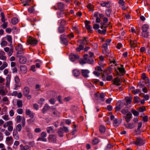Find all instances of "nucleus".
<instances>
[{"instance_id":"obj_51","label":"nucleus","mask_w":150,"mask_h":150,"mask_svg":"<svg viewBox=\"0 0 150 150\" xmlns=\"http://www.w3.org/2000/svg\"><path fill=\"white\" fill-rule=\"evenodd\" d=\"M140 99L139 97L137 96L134 97V100L135 103H137L139 102Z\"/></svg>"},{"instance_id":"obj_28","label":"nucleus","mask_w":150,"mask_h":150,"mask_svg":"<svg viewBox=\"0 0 150 150\" xmlns=\"http://www.w3.org/2000/svg\"><path fill=\"white\" fill-rule=\"evenodd\" d=\"M13 137L16 139L18 140L19 139V137L18 132L13 130Z\"/></svg>"},{"instance_id":"obj_11","label":"nucleus","mask_w":150,"mask_h":150,"mask_svg":"<svg viewBox=\"0 0 150 150\" xmlns=\"http://www.w3.org/2000/svg\"><path fill=\"white\" fill-rule=\"evenodd\" d=\"M25 113L27 115L29 116V117L33 118L35 115V113L32 112L29 109H26L25 110Z\"/></svg>"},{"instance_id":"obj_61","label":"nucleus","mask_w":150,"mask_h":150,"mask_svg":"<svg viewBox=\"0 0 150 150\" xmlns=\"http://www.w3.org/2000/svg\"><path fill=\"white\" fill-rule=\"evenodd\" d=\"M105 4L106 5V7L107 8H110L111 7L110 1L105 2Z\"/></svg>"},{"instance_id":"obj_63","label":"nucleus","mask_w":150,"mask_h":150,"mask_svg":"<svg viewBox=\"0 0 150 150\" xmlns=\"http://www.w3.org/2000/svg\"><path fill=\"white\" fill-rule=\"evenodd\" d=\"M37 141H42L46 142L47 141V140L45 138L41 137L38 138L37 139Z\"/></svg>"},{"instance_id":"obj_58","label":"nucleus","mask_w":150,"mask_h":150,"mask_svg":"<svg viewBox=\"0 0 150 150\" xmlns=\"http://www.w3.org/2000/svg\"><path fill=\"white\" fill-rule=\"evenodd\" d=\"M60 25L61 26H63L66 24V21L62 19L61 20V22L60 23Z\"/></svg>"},{"instance_id":"obj_48","label":"nucleus","mask_w":150,"mask_h":150,"mask_svg":"<svg viewBox=\"0 0 150 150\" xmlns=\"http://www.w3.org/2000/svg\"><path fill=\"white\" fill-rule=\"evenodd\" d=\"M111 12V10L110 9H107L105 12L107 16L108 17H110V13Z\"/></svg>"},{"instance_id":"obj_17","label":"nucleus","mask_w":150,"mask_h":150,"mask_svg":"<svg viewBox=\"0 0 150 150\" xmlns=\"http://www.w3.org/2000/svg\"><path fill=\"white\" fill-rule=\"evenodd\" d=\"M5 52L3 51H0V59L5 61L6 59V57L4 56Z\"/></svg>"},{"instance_id":"obj_21","label":"nucleus","mask_w":150,"mask_h":150,"mask_svg":"<svg viewBox=\"0 0 150 150\" xmlns=\"http://www.w3.org/2000/svg\"><path fill=\"white\" fill-rule=\"evenodd\" d=\"M125 126L127 128L129 129H132L134 128L136 126L135 124L134 123H128L126 124Z\"/></svg>"},{"instance_id":"obj_2","label":"nucleus","mask_w":150,"mask_h":150,"mask_svg":"<svg viewBox=\"0 0 150 150\" xmlns=\"http://www.w3.org/2000/svg\"><path fill=\"white\" fill-rule=\"evenodd\" d=\"M17 122L20 123L21 121L22 124V127H24L25 126V119L24 117H21L20 115H18L16 117Z\"/></svg>"},{"instance_id":"obj_25","label":"nucleus","mask_w":150,"mask_h":150,"mask_svg":"<svg viewBox=\"0 0 150 150\" xmlns=\"http://www.w3.org/2000/svg\"><path fill=\"white\" fill-rule=\"evenodd\" d=\"M130 47L131 48H134L136 47V41L132 40H131L130 41Z\"/></svg>"},{"instance_id":"obj_64","label":"nucleus","mask_w":150,"mask_h":150,"mask_svg":"<svg viewBox=\"0 0 150 150\" xmlns=\"http://www.w3.org/2000/svg\"><path fill=\"white\" fill-rule=\"evenodd\" d=\"M49 101L52 104H54L55 103V100L54 98H50L49 100Z\"/></svg>"},{"instance_id":"obj_62","label":"nucleus","mask_w":150,"mask_h":150,"mask_svg":"<svg viewBox=\"0 0 150 150\" xmlns=\"http://www.w3.org/2000/svg\"><path fill=\"white\" fill-rule=\"evenodd\" d=\"M142 125V123L141 122H139L138 123V127L137 129V130L139 131L140 128L141 127Z\"/></svg>"},{"instance_id":"obj_24","label":"nucleus","mask_w":150,"mask_h":150,"mask_svg":"<svg viewBox=\"0 0 150 150\" xmlns=\"http://www.w3.org/2000/svg\"><path fill=\"white\" fill-rule=\"evenodd\" d=\"M20 71L23 73L26 72L27 70V68L25 65H22L20 67Z\"/></svg>"},{"instance_id":"obj_55","label":"nucleus","mask_w":150,"mask_h":150,"mask_svg":"<svg viewBox=\"0 0 150 150\" xmlns=\"http://www.w3.org/2000/svg\"><path fill=\"white\" fill-rule=\"evenodd\" d=\"M23 52H19V51H17V53H16V56L17 57H22V56L21 54H23Z\"/></svg>"},{"instance_id":"obj_26","label":"nucleus","mask_w":150,"mask_h":150,"mask_svg":"<svg viewBox=\"0 0 150 150\" xmlns=\"http://www.w3.org/2000/svg\"><path fill=\"white\" fill-rule=\"evenodd\" d=\"M22 126L21 124H18L16 125V129H14V130H15L17 132H20L22 129Z\"/></svg>"},{"instance_id":"obj_14","label":"nucleus","mask_w":150,"mask_h":150,"mask_svg":"<svg viewBox=\"0 0 150 150\" xmlns=\"http://www.w3.org/2000/svg\"><path fill=\"white\" fill-rule=\"evenodd\" d=\"M15 49L17 51L21 52H23L24 50L22 45L21 44H18V46L15 47Z\"/></svg>"},{"instance_id":"obj_32","label":"nucleus","mask_w":150,"mask_h":150,"mask_svg":"<svg viewBox=\"0 0 150 150\" xmlns=\"http://www.w3.org/2000/svg\"><path fill=\"white\" fill-rule=\"evenodd\" d=\"M126 101L127 103V105L130 104L132 102V97H126L125 98Z\"/></svg>"},{"instance_id":"obj_44","label":"nucleus","mask_w":150,"mask_h":150,"mask_svg":"<svg viewBox=\"0 0 150 150\" xmlns=\"http://www.w3.org/2000/svg\"><path fill=\"white\" fill-rule=\"evenodd\" d=\"M8 66V64L6 62H4L3 64L0 67V70H2Z\"/></svg>"},{"instance_id":"obj_3","label":"nucleus","mask_w":150,"mask_h":150,"mask_svg":"<svg viewBox=\"0 0 150 150\" xmlns=\"http://www.w3.org/2000/svg\"><path fill=\"white\" fill-rule=\"evenodd\" d=\"M67 36L64 34H62L60 35V39L62 44L64 45H67L68 42L66 39Z\"/></svg>"},{"instance_id":"obj_29","label":"nucleus","mask_w":150,"mask_h":150,"mask_svg":"<svg viewBox=\"0 0 150 150\" xmlns=\"http://www.w3.org/2000/svg\"><path fill=\"white\" fill-rule=\"evenodd\" d=\"M20 147L21 150H27L30 148V146L28 145H25L24 146L22 144L20 145Z\"/></svg>"},{"instance_id":"obj_19","label":"nucleus","mask_w":150,"mask_h":150,"mask_svg":"<svg viewBox=\"0 0 150 150\" xmlns=\"http://www.w3.org/2000/svg\"><path fill=\"white\" fill-rule=\"evenodd\" d=\"M64 133L63 129L62 127L59 128L58 129L57 133L60 137H62L63 136Z\"/></svg>"},{"instance_id":"obj_35","label":"nucleus","mask_w":150,"mask_h":150,"mask_svg":"<svg viewBox=\"0 0 150 150\" xmlns=\"http://www.w3.org/2000/svg\"><path fill=\"white\" fill-rule=\"evenodd\" d=\"M5 38H6L7 40L11 43H12V38L10 35H6Z\"/></svg>"},{"instance_id":"obj_6","label":"nucleus","mask_w":150,"mask_h":150,"mask_svg":"<svg viewBox=\"0 0 150 150\" xmlns=\"http://www.w3.org/2000/svg\"><path fill=\"white\" fill-rule=\"evenodd\" d=\"M121 66L122 67H118L117 68V69L122 74H120L118 72H117V75L120 76H123L125 74L126 72L125 69L123 67V65H121Z\"/></svg>"},{"instance_id":"obj_20","label":"nucleus","mask_w":150,"mask_h":150,"mask_svg":"<svg viewBox=\"0 0 150 150\" xmlns=\"http://www.w3.org/2000/svg\"><path fill=\"white\" fill-rule=\"evenodd\" d=\"M129 108V107H125L121 110V112L123 114L125 115L126 114H127L130 112L128 111Z\"/></svg>"},{"instance_id":"obj_56","label":"nucleus","mask_w":150,"mask_h":150,"mask_svg":"<svg viewBox=\"0 0 150 150\" xmlns=\"http://www.w3.org/2000/svg\"><path fill=\"white\" fill-rule=\"evenodd\" d=\"M146 110L145 107H139V111L140 112H143V111Z\"/></svg>"},{"instance_id":"obj_23","label":"nucleus","mask_w":150,"mask_h":150,"mask_svg":"<svg viewBox=\"0 0 150 150\" xmlns=\"http://www.w3.org/2000/svg\"><path fill=\"white\" fill-rule=\"evenodd\" d=\"M149 28V26L147 24L144 25L142 27V32H149L148 30Z\"/></svg>"},{"instance_id":"obj_57","label":"nucleus","mask_w":150,"mask_h":150,"mask_svg":"<svg viewBox=\"0 0 150 150\" xmlns=\"http://www.w3.org/2000/svg\"><path fill=\"white\" fill-rule=\"evenodd\" d=\"M3 24L2 25V27L3 29H5L7 27L8 23L7 22H3Z\"/></svg>"},{"instance_id":"obj_38","label":"nucleus","mask_w":150,"mask_h":150,"mask_svg":"<svg viewBox=\"0 0 150 150\" xmlns=\"http://www.w3.org/2000/svg\"><path fill=\"white\" fill-rule=\"evenodd\" d=\"M84 46L81 44L79 45V47L76 48L77 51L80 52L81 50L83 49Z\"/></svg>"},{"instance_id":"obj_4","label":"nucleus","mask_w":150,"mask_h":150,"mask_svg":"<svg viewBox=\"0 0 150 150\" xmlns=\"http://www.w3.org/2000/svg\"><path fill=\"white\" fill-rule=\"evenodd\" d=\"M51 112L52 113V117H57L59 116L60 113L57 110L56 108L54 106H52L51 108Z\"/></svg>"},{"instance_id":"obj_47","label":"nucleus","mask_w":150,"mask_h":150,"mask_svg":"<svg viewBox=\"0 0 150 150\" xmlns=\"http://www.w3.org/2000/svg\"><path fill=\"white\" fill-rule=\"evenodd\" d=\"M17 105L18 108L21 107L23 105L22 101L21 100H17Z\"/></svg>"},{"instance_id":"obj_31","label":"nucleus","mask_w":150,"mask_h":150,"mask_svg":"<svg viewBox=\"0 0 150 150\" xmlns=\"http://www.w3.org/2000/svg\"><path fill=\"white\" fill-rule=\"evenodd\" d=\"M99 131L101 133L103 134L104 133L105 130V128L103 125H101L99 127Z\"/></svg>"},{"instance_id":"obj_54","label":"nucleus","mask_w":150,"mask_h":150,"mask_svg":"<svg viewBox=\"0 0 150 150\" xmlns=\"http://www.w3.org/2000/svg\"><path fill=\"white\" fill-rule=\"evenodd\" d=\"M148 77L146 76L145 73H142L141 76V78L143 80H145Z\"/></svg>"},{"instance_id":"obj_18","label":"nucleus","mask_w":150,"mask_h":150,"mask_svg":"<svg viewBox=\"0 0 150 150\" xmlns=\"http://www.w3.org/2000/svg\"><path fill=\"white\" fill-rule=\"evenodd\" d=\"M50 106L49 105L46 103L45 104V106H44L42 110V112L44 114L46 112H47V110H49L50 108Z\"/></svg>"},{"instance_id":"obj_37","label":"nucleus","mask_w":150,"mask_h":150,"mask_svg":"<svg viewBox=\"0 0 150 150\" xmlns=\"http://www.w3.org/2000/svg\"><path fill=\"white\" fill-rule=\"evenodd\" d=\"M30 22L31 25H33V26L34 28H36V27H35L34 26L36 25V24L35 23L37 21V20L33 18V20L31 19L30 20Z\"/></svg>"},{"instance_id":"obj_1","label":"nucleus","mask_w":150,"mask_h":150,"mask_svg":"<svg viewBox=\"0 0 150 150\" xmlns=\"http://www.w3.org/2000/svg\"><path fill=\"white\" fill-rule=\"evenodd\" d=\"M132 143L137 146H141L145 143L144 140L140 137H136L135 141H133Z\"/></svg>"},{"instance_id":"obj_52","label":"nucleus","mask_w":150,"mask_h":150,"mask_svg":"<svg viewBox=\"0 0 150 150\" xmlns=\"http://www.w3.org/2000/svg\"><path fill=\"white\" fill-rule=\"evenodd\" d=\"M140 91L139 89H136L132 91V93L134 94H136L138 93Z\"/></svg>"},{"instance_id":"obj_34","label":"nucleus","mask_w":150,"mask_h":150,"mask_svg":"<svg viewBox=\"0 0 150 150\" xmlns=\"http://www.w3.org/2000/svg\"><path fill=\"white\" fill-rule=\"evenodd\" d=\"M113 124L114 126L115 127L118 126L120 125L119 120L117 119H115L114 120Z\"/></svg>"},{"instance_id":"obj_33","label":"nucleus","mask_w":150,"mask_h":150,"mask_svg":"<svg viewBox=\"0 0 150 150\" xmlns=\"http://www.w3.org/2000/svg\"><path fill=\"white\" fill-rule=\"evenodd\" d=\"M58 30L60 33H63L65 31V28L62 26H59L58 28Z\"/></svg>"},{"instance_id":"obj_60","label":"nucleus","mask_w":150,"mask_h":150,"mask_svg":"<svg viewBox=\"0 0 150 150\" xmlns=\"http://www.w3.org/2000/svg\"><path fill=\"white\" fill-rule=\"evenodd\" d=\"M100 26L99 24H94L93 25V28L94 29L97 30L99 28Z\"/></svg>"},{"instance_id":"obj_40","label":"nucleus","mask_w":150,"mask_h":150,"mask_svg":"<svg viewBox=\"0 0 150 150\" xmlns=\"http://www.w3.org/2000/svg\"><path fill=\"white\" fill-rule=\"evenodd\" d=\"M85 27L88 30V32L89 33H92L93 30L91 29L92 28L90 25H86Z\"/></svg>"},{"instance_id":"obj_53","label":"nucleus","mask_w":150,"mask_h":150,"mask_svg":"<svg viewBox=\"0 0 150 150\" xmlns=\"http://www.w3.org/2000/svg\"><path fill=\"white\" fill-rule=\"evenodd\" d=\"M113 147L112 145L110 144H108L107 145V147L105 148V150H108L111 149Z\"/></svg>"},{"instance_id":"obj_22","label":"nucleus","mask_w":150,"mask_h":150,"mask_svg":"<svg viewBox=\"0 0 150 150\" xmlns=\"http://www.w3.org/2000/svg\"><path fill=\"white\" fill-rule=\"evenodd\" d=\"M27 61V59L25 57H22L20 58L19 59V62L22 64H25Z\"/></svg>"},{"instance_id":"obj_50","label":"nucleus","mask_w":150,"mask_h":150,"mask_svg":"<svg viewBox=\"0 0 150 150\" xmlns=\"http://www.w3.org/2000/svg\"><path fill=\"white\" fill-rule=\"evenodd\" d=\"M62 128L63 129V130L64 132L67 133H68L69 131L68 128L67 127L63 126V127H62Z\"/></svg>"},{"instance_id":"obj_15","label":"nucleus","mask_w":150,"mask_h":150,"mask_svg":"<svg viewBox=\"0 0 150 150\" xmlns=\"http://www.w3.org/2000/svg\"><path fill=\"white\" fill-rule=\"evenodd\" d=\"M72 73L74 76L77 77L80 75V72L79 70L77 69H75L73 70Z\"/></svg>"},{"instance_id":"obj_30","label":"nucleus","mask_w":150,"mask_h":150,"mask_svg":"<svg viewBox=\"0 0 150 150\" xmlns=\"http://www.w3.org/2000/svg\"><path fill=\"white\" fill-rule=\"evenodd\" d=\"M149 32H142L141 33L142 36L145 38H147L149 35Z\"/></svg>"},{"instance_id":"obj_45","label":"nucleus","mask_w":150,"mask_h":150,"mask_svg":"<svg viewBox=\"0 0 150 150\" xmlns=\"http://www.w3.org/2000/svg\"><path fill=\"white\" fill-rule=\"evenodd\" d=\"M118 3L121 6L125 5L126 4V3L123 0H119Z\"/></svg>"},{"instance_id":"obj_42","label":"nucleus","mask_w":150,"mask_h":150,"mask_svg":"<svg viewBox=\"0 0 150 150\" xmlns=\"http://www.w3.org/2000/svg\"><path fill=\"white\" fill-rule=\"evenodd\" d=\"M52 133H54V131L53 130V128L52 127H47V132L48 133H50L51 132Z\"/></svg>"},{"instance_id":"obj_10","label":"nucleus","mask_w":150,"mask_h":150,"mask_svg":"<svg viewBox=\"0 0 150 150\" xmlns=\"http://www.w3.org/2000/svg\"><path fill=\"white\" fill-rule=\"evenodd\" d=\"M56 137L53 134L50 135L48 139V141L50 142L55 143L56 141Z\"/></svg>"},{"instance_id":"obj_39","label":"nucleus","mask_w":150,"mask_h":150,"mask_svg":"<svg viewBox=\"0 0 150 150\" xmlns=\"http://www.w3.org/2000/svg\"><path fill=\"white\" fill-rule=\"evenodd\" d=\"M13 25H15L18 22V20L16 18H14L12 19L11 21Z\"/></svg>"},{"instance_id":"obj_13","label":"nucleus","mask_w":150,"mask_h":150,"mask_svg":"<svg viewBox=\"0 0 150 150\" xmlns=\"http://www.w3.org/2000/svg\"><path fill=\"white\" fill-rule=\"evenodd\" d=\"M30 92L29 88L27 86L25 87L23 89V94L25 96H27Z\"/></svg>"},{"instance_id":"obj_7","label":"nucleus","mask_w":150,"mask_h":150,"mask_svg":"<svg viewBox=\"0 0 150 150\" xmlns=\"http://www.w3.org/2000/svg\"><path fill=\"white\" fill-rule=\"evenodd\" d=\"M15 81L16 83L15 86H16L14 89L17 90V87H20L21 86V84L20 81L19 79L18 76H16L15 77Z\"/></svg>"},{"instance_id":"obj_12","label":"nucleus","mask_w":150,"mask_h":150,"mask_svg":"<svg viewBox=\"0 0 150 150\" xmlns=\"http://www.w3.org/2000/svg\"><path fill=\"white\" fill-rule=\"evenodd\" d=\"M126 121L127 122H129L132 117V115L130 112L127 114V116L124 117Z\"/></svg>"},{"instance_id":"obj_46","label":"nucleus","mask_w":150,"mask_h":150,"mask_svg":"<svg viewBox=\"0 0 150 150\" xmlns=\"http://www.w3.org/2000/svg\"><path fill=\"white\" fill-rule=\"evenodd\" d=\"M131 112L134 116H138L139 114V113L138 111L133 109H132Z\"/></svg>"},{"instance_id":"obj_5","label":"nucleus","mask_w":150,"mask_h":150,"mask_svg":"<svg viewBox=\"0 0 150 150\" xmlns=\"http://www.w3.org/2000/svg\"><path fill=\"white\" fill-rule=\"evenodd\" d=\"M27 42L29 44L33 45H35L37 44L38 40L33 38L30 37L27 40Z\"/></svg>"},{"instance_id":"obj_27","label":"nucleus","mask_w":150,"mask_h":150,"mask_svg":"<svg viewBox=\"0 0 150 150\" xmlns=\"http://www.w3.org/2000/svg\"><path fill=\"white\" fill-rule=\"evenodd\" d=\"M113 83L117 86H120V79L118 77H116Z\"/></svg>"},{"instance_id":"obj_41","label":"nucleus","mask_w":150,"mask_h":150,"mask_svg":"<svg viewBox=\"0 0 150 150\" xmlns=\"http://www.w3.org/2000/svg\"><path fill=\"white\" fill-rule=\"evenodd\" d=\"M144 80L145 83L147 84V86L148 87H150V81L149 78L148 77Z\"/></svg>"},{"instance_id":"obj_8","label":"nucleus","mask_w":150,"mask_h":150,"mask_svg":"<svg viewBox=\"0 0 150 150\" xmlns=\"http://www.w3.org/2000/svg\"><path fill=\"white\" fill-rule=\"evenodd\" d=\"M81 73L82 76L85 78H88L89 76L88 74L90 71L88 69H81Z\"/></svg>"},{"instance_id":"obj_49","label":"nucleus","mask_w":150,"mask_h":150,"mask_svg":"<svg viewBox=\"0 0 150 150\" xmlns=\"http://www.w3.org/2000/svg\"><path fill=\"white\" fill-rule=\"evenodd\" d=\"M98 143V139L95 138L92 141V144L93 145H96Z\"/></svg>"},{"instance_id":"obj_9","label":"nucleus","mask_w":150,"mask_h":150,"mask_svg":"<svg viewBox=\"0 0 150 150\" xmlns=\"http://www.w3.org/2000/svg\"><path fill=\"white\" fill-rule=\"evenodd\" d=\"M69 59L72 62H74L76 59L79 58V57L78 55L71 54L69 57Z\"/></svg>"},{"instance_id":"obj_16","label":"nucleus","mask_w":150,"mask_h":150,"mask_svg":"<svg viewBox=\"0 0 150 150\" xmlns=\"http://www.w3.org/2000/svg\"><path fill=\"white\" fill-rule=\"evenodd\" d=\"M58 9L61 11V12H63L64 11V5L62 3H60L58 4Z\"/></svg>"},{"instance_id":"obj_36","label":"nucleus","mask_w":150,"mask_h":150,"mask_svg":"<svg viewBox=\"0 0 150 150\" xmlns=\"http://www.w3.org/2000/svg\"><path fill=\"white\" fill-rule=\"evenodd\" d=\"M86 62L89 64H92L94 62V61L92 58L89 57L88 59H87Z\"/></svg>"},{"instance_id":"obj_43","label":"nucleus","mask_w":150,"mask_h":150,"mask_svg":"<svg viewBox=\"0 0 150 150\" xmlns=\"http://www.w3.org/2000/svg\"><path fill=\"white\" fill-rule=\"evenodd\" d=\"M1 21L2 22H4L6 21V19L4 13L3 12H1Z\"/></svg>"},{"instance_id":"obj_59","label":"nucleus","mask_w":150,"mask_h":150,"mask_svg":"<svg viewBox=\"0 0 150 150\" xmlns=\"http://www.w3.org/2000/svg\"><path fill=\"white\" fill-rule=\"evenodd\" d=\"M28 11L30 13H32L34 11V9L33 6H31L29 8Z\"/></svg>"}]
</instances>
